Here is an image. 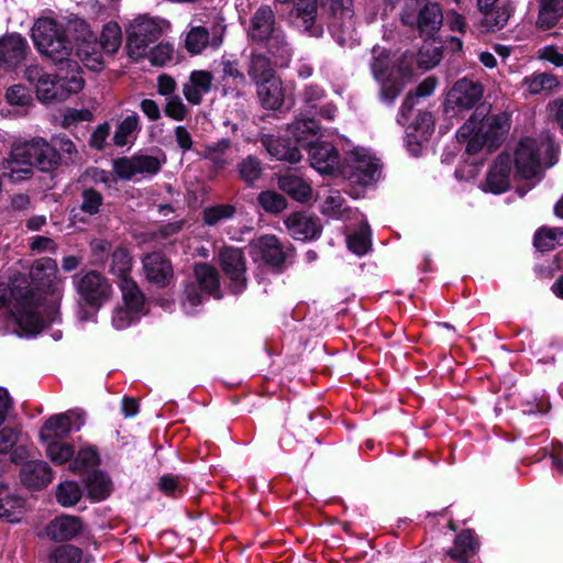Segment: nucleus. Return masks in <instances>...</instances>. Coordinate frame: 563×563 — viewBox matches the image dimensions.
<instances>
[{"mask_svg":"<svg viewBox=\"0 0 563 563\" xmlns=\"http://www.w3.org/2000/svg\"><path fill=\"white\" fill-rule=\"evenodd\" d=\"M441 53L439 48L423 46L416 55L406 52L396 64H393L385 52L374 57L372 74L380 86V96L384 102H393L402 91L404 87L415 77V69L433 68L439 64Z\"/></svg>","mask_w":563,"mask_h":563,"instance_id":"nucleus-1","label":"nucleus"},{"mask_svg":"<svg viewBox=\"0 0 563 563\" xmlns=\"http://www.w3.org/2000/svg\"><path fill=\"white\" fill-rule=\"evenodd\" d=\"M55 141V146L44 139L15 143L2 163L3 174L12 181H21L31 176L33 167L42 172L56 168L62 159L59 152L69 156L76 153V146L69 139L57 137Z\"/></svg>","mask_w":563,"mask_h":563,"instance_id":"nucleus-2","label":"nucleus"},{"mask_svg":"<svg viewBox=\"0 0 563 563\" xmlns=\"http://www.w3.org/2000/svg\"><path fill=\"white\" fill-rule=\"evenodd\" d=\"M57 273L56 262L53 258L43 257L35 261L30 271V277L36 286L34 291L29 289L24 278H19L25 297L27 299L35 297L33 311L42 319V329L59 319L64 286Z\"/></svg>","mask_w":563,"mask_h":563,"instance_id":"nucleus-3","label":"nucleus"},{"mask_svg":"<svg viewBox=\"0 0 563 563\" xmlns=\"http://www.w3.org/2000/svg\"><path fill=\"white\" fill-rule=\"evenodd\" d=\"M510 129V118L499 108H475L474 113L459 129L457 139L466 143L470 155L490 153L505 140Z\"/></svg>","mask_w":563,"mask_h":563,"instance_id":"nucleus-4","label":"nucleus"},{"mask_svg":"<svg viewBox=\"0 0 563 563\" xmlns=\"http://www.w3.org/2000/svg\"><path fill=\"white\" fill-rule=\"evenodd\" d=\"M35 297L27 299L19 278L0 283V332L31 336L42 331V319L35 316Z\"/></svg>","mask_w":563,"mask_h":563,"instance_id":"nucleus-5","label":"nucleus"},{"mask_svg":"<svg viewBox=\"0 0 563 563\" xmlns=\"http://www.w3.org/2000/svg\"><path fill=\"white\" fill-rule=\"evenodd\" d=\"M289 134L308 153L310 166L321 175H339L342 161L336 147L325 139L314 119H299L289 125Z\"/></svg>","mask_w":563,"mask_h":563,"instance_id":"nucleus-6","label":"nucleus"},{"mask_svg":"<svg viewBox=\"0 0 563 563\" xmlns=\"http://www.w3.org/2000/svg\"><path fill=\"white\" fill-rule=\"evenodd\" d=\"M32 38L38 52L53 63L77 68V62L70 58L76 55V36L71 42L57 21L38 19L32 29Z\"/></svg>","mask_w":563,"mask_h":563,"instance_id":"nucleus-7","label":"nucleus"},{"mask_svg":"<svg viewBox=\"0 0 563 563\" xmlns=\"http://www.w3.org/2000/svg\"><path fill=\"white\" fill-rule=\"evenodd\" d=\"M76 35V56L91 70H99L102 56L99 47L109 54L115 53L122 42L121 27L117 22L107 23L100 34L99 43L85 22L74 24Z\"/></svg>","mask_w":563,"mask_h":563,"instance_id":"nucleus-8","label":"nucleus"},{"mask_svg":"<svg viewBox=\"0 0 563 563\" xmlns=\"http://www.w3.org/2000/svg\"><path fill=\"white\" fill-rule=\"evenodd\" d=\"M556 150L550 134L539 137H523L515 151V165L519 177L533 179L540 177L543 168L556 162Z\"/></svg>","mask_w":563,"mask_h":563,"instance_id":"nucleus-9","label":"nucleus"},{"mask_svg":"<svg viewBox=\"0 0 563 563\" xmlns=\"http://www.w3.org/2000/svg\"><path fill=\"white\" fill-rule=\"evenodd\" d=\"M247 35L255 42H266L274 64L285 67L291 58V48L284 32L276 26L275 13L268 5L260 7L251 18Z\"/></svg>","mask_w":563,"mask_h":563,"instance_id":"nucleus-10","label":"nucleus"},{"mask_svg":"<svg viewBox=\"0 0 563 563\" xmlns=\"http://www.w3.org/2000/svg\"><path fill=\"white\" fill-rule=\"evenodd\" d=\"M73 284L78 295V303L80 310L78 318L80 321H87L91 317L84 307H89L93 310L92 314L111 298L112 286L109 280L96 271L80 273L74 276Z\"/></svg>","mask_w":563,"mask_h":563,"instance_id":"nucleus-11","label":"nucleus"},{"mask_svg":"<svg viewBox=\"0 0 563 563\" xmlns=\"http://www.w3.org/2000/svg\"><path fill=\"white\" fill-rule=\"evenodd\" d=\"M397 121L405 128L408 151L417 156L433 132L434 121L423 108H402Z\"/></svg>","mask_w":563,"mask_h":563,"instance_id":"nucleus-12","label":"nucleus"},{"mask_svg":"<svg viewBox=\"0 0 563 563\" xmlns=\"http://www.w3.org/2000/svg\"><path fill=\"white\" fill-rule=\"evenodd\" d=\"M122 302L112 311L111 323L117 330H123L137 322L146 313L145 297L136 282L121 283Z\"/></svg>","mask_w":563,"mask_h":563,"instance_id":"nucleus-13","label":"nucleus"},{"mask_svg":"<svg viewBox=\"0 0 563 563\" xmlns=\"http://www.w3.org/2000/svg\"><path fill=\"white\" fill-rule=\"evenodd\" d=\"M126 33L128 54L139 60L147 56L150 46L162 36L163 26L161 21L142 15L131 22Z\"/></svg>","mask_w":563,"mask_h":563,"instance_id":"nucleus-14","label":"nucleus"},{"mask_svg":"<svg viewBox=\"0 0 563 563\" xmlns=\"http://www.w3.org/2000/svg\"><path fill=\"white\" fill-rule=\"evenodd\" d=\"M339 175L363 186L375 183L380 168L378 161L363 147H355L346 153Z\"/></svg>","mask_w":563,"mask_h":563,"instance_id":"nucleus-15","label":"nucleus"},{"mask_svg":"<svg viewBox=\"0 0 563 563\" xmlns=\"http://www.w3.org/2000/svg\"><path fill=\"white\" fill-rule=\"evenodd\" d=\"M71 76L52 77L47 75L36 84V95L41 102H63L70 95L79 92L84 87V79L77 68L67 67Z\"/></svg>","mask_w":563,"mask_h":563,"instance_id":"nucleus-16","label":"nucleus"},{"mask_svg":"<svg viewBox=\"0 0 563 563\" xmlns=\"http://www.w3.org/2000/svg\"><path fill=\"white\" fill-rule=\"evenodd\" d=\"M164 163V157L139 154L115 159L113 172L122 180H139L157 174Z\"/></svg>","mask_w":563,"mask_h":563,"instance_id":"nucleus-17","label":"nucleus"},{"mask_svg":"<svg viewBox=\"0 0 563 563\" xmlns=\"http://www.w3.org/2000/svg\"><path fill=\"white\" fill-rule=\"evenodd\" d=\"M401 21L405 25L416 26L421 35L432 36L440 30L443 14L435 2H427L419 9L408 4L401 13Z\"/></svg>","mask_w":563,"mask_h":563,"instance_id":"nucleus-18","label":"nucleus"},{"mask_svg":"<svg viewBox=\"0 0 563 563\" xmlns=\"http://www.w3.org/2000/svg\"><path fill=\"white\" fill-rule=\"evenodd\" d=\"M251 254L256 262L273 268H280L290 255V249L272 234H264L251 242Z\"/></svg>","mask_w":563,"mask_h":563,"instance_id":"nucleus-19","label":"nucleus"},{"mask_svg":"<svg viewBox=\"0 0 563 563\" xmlns=\"http://www.w3.org/2000/svg\"><path fill=\"white\" fill-rule=\"evenodd\" d=\"M84 423L85 417L80 410L54 415L44 423L40 433L41 441L63 439L70 432L79 431Z\"/></svg>","mask_w":563,"mask_h":563,"instance_id":"nucleus-20","label":"nucleus"},{"mask_svg":"<svg viewBox=\"0 0 563 563\" xmlns=\"http://www.w3.org/2000/svg\"><path fill=\"white\" fill-rule=\"evenodd\" d=\"M219 261L224 274L231 279L234 291H242L246 285L245 258L240 249L227 246L219 253Z\"/></svg>","mask_w":563,"mask_h":563,"instance_id":"nucleus-21","label":"nucleus"},{"mask_svg":"<svg viewBox=\"0 0 563 563\" xmlns=\"http://www.w3.org/2000/svg\"><path fill=\"white\" fill-rule=\"evenodd\" d=\"M511 159L508 154H500L489 168L482 185L484 191L495 195L505 192L510 185Z\"/></svg>","mask_w":563,"mask_h":563,"instance_id":"nucleus-22","label":"nucleus"},{"mask_svg":"<svg viewBox=\"0 0 563 563\" xmlns=\"http://www.w3.org/2000/svg\"><path fill=\"white\" fill-rule=\"evenodd\" d=\"M84 531V523L79 517L62 515L48 522L45 534L55 542L70 541Z\"/></svg>","mask_w":563,"mask_h":563,"instance_id":"nucleus-23","label":"nucleus"},{"mask_svg":"<svg viewBox=\"0 0 563 563\" xmlns=\"http://www.w3.org/2000/svg\"><path fill=\"white\" fill-rule=\"evenodd\" d=\"M146 278L158 287L167 286L174 277L170 262L161 253H151L143 258Z\"/></svg>","mask_w":563,"mask_h":563,"instance_id":"nucleus-24","label":"nucleus"},{"mask_svg":"<svg viewBox=\"0 0 563 563\" xmlns=\"http://www.w3.org/2000/svg\"><path fill=\"white\" fill-rule=\"evenodd\" d=\"M26 41L19 34H8L0 38V66L15 67L25 57Z\"/></svg>","mask_w":563,"mask_h":563,"instance_id":"nucleus-25","label":"nucleus"},{"mask_svg":"<svg viewBox=\"0 0 563 563\" xmlns=\"http://www.w3.org/2000/svg\"><path fill=\"white\" fill-rule=\"evenodd\" d=\"M482 85L467 78L457 80L448 93V102L455 106H475L483 97Z\"/></svg>","mask_w":563,"mask_h":563,"instance_id":"nucleus-26","label":"nucleus"},{"mask_svg":"<svg viewBox=\"0 0 563 563\" xmlns=\"http://www.w3.org/2000/svg\"><path fill=\"white\" fill-rule=\"evenodd\" d=\"M213 76L208 70H194L183 85V93L189 103L198 104L211 90Z\"/></svg>","mask_w":563,"mask_h":563,"instance_id":"nucleus-27","label":"nucleus"},{"mask_svg":"<svg viewBox=\"0 0 563 563\" xmlns=\"http://www.w3.org/2000/svg\"><path fill=\"white\" fill-rule=\"evenodd\" d=\"M289 234L300 241L311 240L320 234L317 221L305 212H295L285 220Z\"/></svg>","mask_w":563,"mask_h":563,"instance_id":"nucleus-28","label":"nucleus"},{"mask_svg":"<svg viewBox=\"0 0 563 563\" xmlns=\"http://www.w3.org/2000/svg\"><path fill=\"white\" fill-rule=\"evenodd\" d=\"M287 134L289 139L295 140L289 134V129L287 130ZM263 145L266 147L267 152L271 156L275 157L278 161H286L289 163H297L301 159L300 145H291L289 140L284 137H274V136H265L263 140ZM297 143L296 141H294Z\"/></svg>","mask_w":563,"mask_h":563,"instance_id":"nucleus-29","label":"nucleus"},{"mask_svg":"<svg viewBox=\"0 0 563 563\" xmlns=\"http://www.w3.org/2000/svg\"><path fill=\"white\" fill-rule=\"evenodd\" d=\"M52 470L44 461H29L21 470L22 482L31 488H41L51 483Z\"/></svg>","mask_w":563,"mask_h":563,"instance_id":"nucleus-30","label":"nucleus"},{"mask_svg":"<svg viewBox=\"0 0 563 563\" xmlns=\"http://www.w3.org/2000/svg\"><path fill=\"white\" fill-rule=\"evenodd\" d=\"M320 210L324 216L333 219L347 220L358 218V213L356 211H353L345 206V199L338 190L328 191L321 203Z\"/></svg>","mask_w":563,"mask_h":563,"instance_id":"nucleus-31","label":"nucleus"},{"mask_svg":"<svg viewBox=\"0 0 563 563\" xmlns=\"http://www.w3.org/2000/svg\"><path fill=\"white\" fill-rule=\"evenodd\" d=\"M478 550V542L470 530L461 532L455 541L454 547L449 551V555L457 563H470Z\"/></svg>","mask_w":563,"mask_h":563,"instance_id":"nucleus-32","label":"nucleus"},{"mask_svg":"<svg viewBox=\"0 0 563 563\" xmlns=\"http://www.w3.org/2000/svg\"><path fill=\"white\" fill-rule=\"evenodd\" d=\"M512 12L514 7L511 2L508 0L501 1L487 11L481 12L483 14L482 24L488 31L500 30L507 24Z\"/></svg>","mask_w":563,"mask_h":563,"instance_id":"nucleus-33","label":"nucleus"},{"mask_svg":"<svg viewBox=\"0 0 563 563\" xmlns=\"http://www.w3.org/2000/svg\"><path fill=\"white\" fill-rule=\"evenodd\" d=\"M278 186L284 192L300 202L308 201L312 196L311 186L305 179L296 175L279 177Z\"/></svg>","mask_w":563,"mask_h":563,"instance_id":"nucleus-34","label":"nucleus"},{"mask_svg":"<svg viewBox=\"0 0 563 563\" xmlns=\"http://www.w3.org/2000/svg\"><path fill=\"white\" fill-rule=\"evenodd\" d=\"M559 85L558 78L549 73L532 74L523 79L525 91L530 95L548 93Z\"/></svg>","mask_w":563,"mask_h":563,"instance_id":"nucleus-35","label":"nucleus"},{"mask_svg":"<svg viewBox=\"0 0 563 563\" xmlns=\"http://www.w3.org/2000/svg\"><path fill=\"white\" fill-rule=\"evenodd\" d=\"M257 85V95L263 106H282L283 89L277 77L261 81Z\"/></svg>","mask_w":563,"mask_h":563,"instance_id":"nucleus-36","label":"nucleus"},{"mask_svg":"<svg viewBox=\"0 0 563 563\" xmlns=\"http://www.w3.org/2000/svg\"><path fill=\"white\" fill-rule=\"evenodd\" d=\"M82 550L73 544L57 545L51 550L47 563H87Z\"/></svg>","mask_w":563,"mask_h":563,"instance_id":"nucleus-37","label":"nucleus"},{"mask_svg":"<svg viewBox=\"0 0 563 563\" xmlns=\"http://www.w3.org/2000/svg\"><path fill=\"white\" fill-rule=\"evenodd\" d=\"M229 151L230 142L228 140H221L211 145H207L199 155L205 159H209L217 169H221L232 161Z\"/></svg>","mask_w":563,"mask_h":563,"instance_id":"nucleus-38","label":"nucleus"},{"mask_svg":"<svg viewBox=\"0 0 563 563\" xmlns=\"http://www.w3.org/2000/svg\"><path fill=\"white\" fill-rule=\"evenodd\" d=\"M195 276L199 289L208 296L214 295L219 289V275L214 267L209 264H197Z\"/></svg>","mask_w":563,"mask_h":563,"instance_id":"nucleus-39","label":"nucleus"},{"mask_svg":"<svg viewBox=\"0 0 563 563\" xmlns=\"http://www.w3.org/2000/svg\"><path fill=\"white\" fill-rule=\"evenodd\" d=\"M132 269V257L124 249H118L112 254L111 273L118 278V286L121 289L123 280L134 282L130 277Z\"/></svg>","mask_w":563,"mask_h":563,"instance_id":"nucleus-40","label":"nucleus"},{"mask_svg":"<svg viewBox=\"0 0 563 563\" xmlns=\"http://www.w3.org/2000/svg\"><path fill=\"white\" fill-rule=\"evenodd\" d=\"M247 74L255 84L276 77L271 60L263 54L252 55Z\"/></svg>","mask_w":563,"mask_h":563,"instance_id":"nucleus-41","label":"nucleus"},{"mask_svg":"<svg viewBox=\"0 0 563 563\" xmlns=\"http://www.w3.org/2000/svg\"><path fill=\"white\" fill-rule=\"evenodd\" d=\"M563 244V228H542L534 234V246L541 251L553 250Z\"/></svg>","mask_w":563,"mask_h":563,"instance_id":"nucleus-42","label":"nucleus"},{"mask_svg":"<svg viewBox=\"0 0 563 563\" xmlns=\"http://www.w3.org/2000/svg\"><path fill=\"white\" fill-rule=\"evenodd\" d=\"M346 244L351 252L362 256L367 253L371 246V231L367 223L361 220L360 229L346 236Z\"/></svg>","mask_w":563,"mask_h":563,"instance_id":"nucleus-43","label":"nucleus"},{"mask_svg":"<svg viewBox=\"0 0 563 563\" xmlns=\"http://www.w3.org/2000/svg\"><path fill=\"white\" fill-rule=\"evenodd\" d=\"M45 445L46 454L51 461L57 465L71 462L74 457V448L59 440L42 441Z\"/></svg>","mask_w":563,"mask_h":563,"instance_id":"nucleus-44","label":"nucleus"},{"mask_svg":"<svg viewBox=\"0 0 563 563\" xmlns=\"http://www.w3.org/2000/svg\"><path fill=\"white\" fill-rule=\"evenodd\" d=\"M139 129V120L135 115L126 117L119 123L113 135V142L117 146H125L133 142Z\"/></svg>","mask_w":563,"mask_h":563,"instance_id":"nucleus-45","label":"nucleus"},{"mask_svg":"<svg viewBox=\"0 0 563 563\" xmlns=\"http://www.w3.org/2000/svg\"><path fill=\"white\" fill-rule=\"evenodd\" d=\"M82 496L80 485L73 481H66L58 485L56 489V499L63 507L75 506Z\"/></svg>","mask_w":563,"mask_h":563,"instance_id":"nucleus-46","label":"nucleus"},{"mask_svg":"<svg viewBox=\"0 0 563 563\" xmlns=\"http://www.w3.org/2000/svg\"><path fill=\"white\" fill-rule=\"evenodd\" d=\"M438 86V79L433 76L427 77L415 89L408 91L402 106H415L430 97Z\"/></svg>","mask_w":563,"mask_h":563,"instance_id":"nucleus-47","label":"nucleus"},{"mask_svg":"<svg viewBox=\"0 0 563 563\" xmlns=\"http://www.w3.org/2000/svg\"><path fill=\"white\" fill-rule=\"evenodd\" d=\"M209 41V31L202 26H195L187 33L185 47L191 54H200L208 46Z\"/></svg>","mask_w":563,"mask_h":563,"instance_id":"nucleus-48","label":"nucleus"},{"mask_svg":"<svg viewBox=\"0 0 563 563\" xmlns=\"http://www.w3.org/2000/svg\"><path fill=\"white\" fill-rule=\"evenodd\" d=\"M257 201L268 213H279L287 207L285 197L274 190L262 191L257 197Z\"/></svg>","mask_w":563,"mask_h":563,"instance_id":"nucleus-49","label":"nucleus"},{"mask_svg":"<svg viewBox=\"0 0 563 563\" xmlns=\"http://www.w3.org/2000/svg\"><path fill=\"white\" fill-rule=\"evenodd\" d=\"M235 207L232 205H217L203 210V221L208 225H217L224 220L232 218Z\"/></svg>","mask_w":563,"mask_h":563,"instance_id":"nucleus-50","label":"nucleus"},{"mask_svg":"<svg viewBox=\"0 0 563 563\" xmlns=\"http://www.w3.org/2000/svg\"><path fill=\"white\" fill-rule=\"evenodd\" d=\"M319 7L334 18H352L353 0H319Z\"/></svg>","mask_w":563,"mask_h":563,"instance_id":"nucleus-51","label":"nucleus"},{"mask_svg":"<svg viewBox=\"0 0 563 563\" xmlns=\"http://www.w3.org/2000/svg\"><path fill=\"white\" fill-rule=\"evenodd\" d=\"M98 462L97 451L91 446L81 448L69 464L73 472L92 467Z\"/></svg>","mask_w":563,"mask_h":563,"instance_id":"nucleus-52","label":"nucleus"},{"mask_svg":"<svg viewBox=\"0 0 563 563\" xmlns=\"http://www.w3.org/2000/svg\"><path fill=\"white\" fill-rule=\"evenodd\" d=\"M89 495L95 499H103L109 494V481L102 473H93L88 482Z\"/></svg>","mask_w":563,"mask_h":563,"instance_id":"nucleus-53","label":"nucleus"},{"mask_svg":"<svg viewBox=\"0 0 563 563\" xmlns=\"http://www.w3.org/2000/svg\"><path fill=\"white\" fill-rule=\"evenodd\" d=\"M174 47L169 43H159L153 48H148V59L154 66H164L173 58Z\"/></svg>","mask_w":563,"mask_h":563,"instance_id":"nucleus-54","label":"nucleus"},{"mask_svg":"<svg viewBox=\"0 0 563 563\" xmlns=\"http://www.w3.org/2000/svg\"><path fill=\"white\" fill-rule=\"evenodd\" d=\"M5 100L10 106H29L32 101V96L25 86L18 84L7 89Z\"/></svg>","mask_w":563,"mask_h":563,"instance_id":"nucleus-55","label":"nucleus"},{"mask_svg":"<svg viewBox=\"0 0 563 563\" xmlns=\"http://www.w3.org/2000/svg\"><path fill=\"white\" fill-rule=\"evenodd\" d=\"M207 296L208 295L203 294L201 290L198 291L195 285H189L185 289L183 309L187 314L195 313Z\"/></svg>","mask_w":563,"mask_h":563,"instance_id":"nucleus-56","label":"nucleus"},{"mask_svg":"<svg viewBox=\"0 0 563 563\" xmlns=\"http://www.w3.org/2000/svg\"><path fill=\"white\" fill-rule=\"evenodd\" d=\"M239 173L241 178L252 184L257 180L262 174V167L258 159L255 157L249 156L245 158L239 166Z\"/></svg>","mask_w":563,"mask_h":563,"instance_id":"nucleus-57","label":"nucleus"},{"mask_svg":"<svg viewBox=\"0 0 563 563\" xmlns=\"http://www.w3.org/2000/svg\"><path fill=\"white\" fill-rule=\"evenodd\" d=\"M63 117L62 126L69 128L79 121H89L92 117L90 110L85 108L77 110L76 108H65V112L60 114Z\"/></svg>","mask_w":563,"mask_h":563,"instance_id":"nucleus-58","label":"nucleus"},{"mask_svg":"<svg viewBox=\"0 0 563 563\" xmlns=\"http://www.w3.org/2000/svg\"><path fill=\"white\" fill-rule=\"evenodd\" d=\"M102 203L101 195L92 189L82 192L81 210L88 214H96Z\"/></svg>","mask_w":563,"mask_h":563,"instance_id":"nucleus-59","label":"nucleus"},{"mask_svg":"<svg viewBox=\"0 0 563 563\" xmlns=\"http://www.w3.org/2000/svg\"><path fill=\"white\" fill-rule=\"evenodd\" d=\"M19 441V432L14 428L5 427L0 430V453H9Z\"/></svg>","mask_w":563,"mask_h":563,"instance_id":"nucleus-60","label":"nucleus"},{"mask_svg":"<svg viewBox=\"0 0 563 563\" xmlns=\"http://www.w3.org/2000/svg\"><path fill=\"white\" fill-rule=\"evenodd\" d=\"M14 505L21 508L20 503L13 499H0V520L4 519L9 522H19L21 511L14 509Z\"/></svg>","mask_w":563,"mask_h":563,"instance_id":"nucleus-61","label":"nucleus"},{"mask_svg":"<svg viewBox=\"0 0 563 563\" xmlns=\"http://www.w3.org/2000/svg\"><path fill=\"white\" fill-rule=\"evenodd\" d=\"M223 65V77L222 80L224 85L229 82L230 79L233 80V84L239 87L243 86L245 82L244 75L238 69L236 64L231 60H225L222 63Z\"/></svg>","mask_w":563,"mask_h":563,"instance_id":"nucleus-62","label":"nucleus"},{"mask_svg":"<svg viewBox=\"0 0 563 563\" xmlns=\"http://www.w3.org/2000/svg\"><path fill=\"white\" fill-rule=\"evenodd\" d=\"M176 87V81L172 76L162 74L157 77V91L159 95L169 98L174 95Z\"/></svg>","mask_w":563,"mask_h":563,"instance_id":"nucleus-63","label":"nucleus"},{"mask_svg":"<svg viewBox=\"0 0 563 563\" xmlns=\"http://www.w3.org/2000/svg\"><path fill=\"white\" fill-rule=\"evenodd\" d=\"M539 57L547 62H550L556 67L563 66V54L558 51L554 46H545L539 49Z\"/></svg>","mask_w":563,"mask_h":563,"instance_id":"nucleus-64","label":"nucleus"}]
</instances>
